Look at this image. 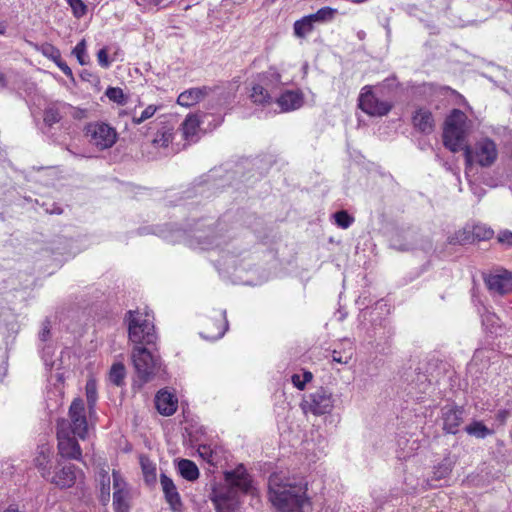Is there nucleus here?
Instances as JSON below:
<instances>
[{"label": "nucleus", "instance_id": "1", "mask_svg": "<svg viewBox=\"0 0 512 512\" xmlns=\"http://www.w3.org/2000/svg\"><path fill=\"white\" fill-rule=\"evenodd\" d=\"M308 484L283 472H274L268 478V499L278 512H304L311 508L307 494Z\"/></svg>", "mask_w": 512, "mask_h": 512}, {"label": "nucleus", "instance_id": "2", "mask_svg": "<svg viewBox=\"0 0 512 512\" xmlns=\"http://www.w3.org/2000/svg\"><path fill=\"white\" fill-rule=\"evenodd\" d=\"M399 84L387 78L377 85H365L358 96V108L371 117H383L390 113L398 94Z\"/></svg>", "mask_w": 512, "mask_h": 512}, {"label": "nucleus", "instance_id": "3", "mask_svg": "<svg viewBox=\"0 0 512 512\" xmlns=\"http://www.w3.org/2000/svg\"><path fill=\"white\" fill-rule=\"evenodd\" d=\"M154 314L148 308L128 310L124 316L128 339L136 346L155 345L158 339Z\"/></svg>", "mask_w": 512, "mask_h": 512}, {"label": "nucleus", "instance_id": "4", "mask_svg": "<svg viewBox=\"0 0 512 512\" xmlns=\"http://www.w3.org/2000/svg\"><path fill=\"white\" fill-rule=\"evenodd\" d=\"M468 131L467 115L459 109H453L444 123L443 143L445 147L452 152L463 150L467 146Z\"/></svg>", "mask_w": 512, "mask_h": 512}, {"label": "nucleus", "instance_id": "5", "mask_svg": "<svg viewBox=\"0 0 512 512\" xmlns=\"http://www.w3.org/2000/svg\"><path fill=\"white\" fill-rule=\"evenodd\" d=\"M56 429L74 433L80 440L88 437V420L84 400L74 398L68 409V417L57 420Z\"/></svg>", "mask_w": 512, "mask_h": 512}, {"label": "nucleus", "instance_id": "6", "mask_svg": "<svg viewBox=\"0 0 512 512\" xmlns=\"http://www.w3.org/2000/svg\"><path fill=\"white\" fill-rule=\"evenodd\" d=\"M83 132L89 143L100 151L111 148L118 139L116 129L102 121L87 123Z\"/></svg>", "mask_w": 512, "mask_h": 512}, {"label": "nucleus", "instance_id": "7", "mask_svg": "<svg viewBox=\"0 0 512 512\" xmlns=\"http://www.w3.org/2000/svg\"><path fill=\"white\" fill-rule=\"evenodd\" d=\"M463 151L468 163L475 162L481 167H490L495 163L498 157L495 142L487 137L478 140L473 148L467 145Z\"/></svg>", "mask_w": 512, "mask_h": 512}, {"label": "nucleus", "instance_id": "8", "mask_svg": "<svg viewBox=\"0 0 512 512\" xmlns=\"http://www.w3.org/2000/svg\"><path fill=\"white\" fill-rule=\"evenodd\" d=\"M228 329L226 312L220 309H213L201 320L199 334L202 338L215 341L220 339Z\"/></svg>", "mask_w": 512, "mask_h": 512}, {"label": "nucleus", "instance_id": "9", "mask_svg": "<svg viewBox=\"0 0 512 512\" xmlns=\"http://www.w3.org/2000/svg\"><path fill=\"white\" fill-rule=\"evenodd\" d=\"M301 407L305 413L315 416L328 414L334 407L333 395L326 388L319 387L303 399Z\"/></svg>", "mask_w": 512, "mask_h": 512}, {"label": "nucleus", "instance_id": "10", "mask_svg": "<svg viewBox=\"0 0 512 512\" xmlns=\"http://www.w3.org/2000/svg\"><path fill=\"white\" fill-rule=\"evenodd\" d=\"M131 357L138 377L144 382L149 381L156 373L157 359L144 346H135Z\"/></svg>", "mask_w": 512, "mask_h": 512}, {"label": "nucleus", "instance_id": "11", "mask_svg": "<svg viewBox=\"0 0 512 512\" xmlns=\"http://www.w3.org/2000/svg\"><path fill=\"white\" fill-rule=\"evenodd\" d=\"M57 450L61 458L82 461V449L74 433L56 429Z\"/></svg>", "mask_w": 512, "mask_h": 512}, {"label": "nucleus", "instance_id": "12", "mask_svg": "<svg viewBox=\"0 0 512 512\" xmlns=\"http://www.w3.org/2000/svg\"><path fill=\"white\" fill-rule=\"evenodd\" d=\"M76 466L74 464L58 465L52 470L46 481L60 489L72 487L76 482Z\"/></svg>", "mask_w": 512, "mask_h": 512}, {"label": "nucleus", "instance_id": "13", "mask_svg": "<svg viewBox=\"0 0 512 512\" xmlns=\"http://www.w3.org/2000/svg\"><path fill=\"white\" fill-rule=\"evenodd\" d=\"M464 409L455 404H447L441 409L443 430L448 434H456L463 421Z\"/></svg>", "mask_w": 512, "mask_h": 512}, {"label": "nucleus", "instance_id": "14", "mask_svg": "<svg viewBox=\"0 0 512 512\" xmlns=\"http://www.w3.org/2000/svg\"><path fill=\"white\" fill-rule=\"evenodd\" d=\"M225 481L233 488H237L243 493H249L252 489V477L243 464L224 473Z\"/></svg>", "mask_w": 512, "mask_h": 512}, {"label": "nucleus", "instance_id": "15", "mask_svg": "<svg viewBox=\"0 0 512 512\" xmlns=\"http://www.w3.org/2000/svg\"><path fill=\"white\" fill-rule=\"evenodd\" d=\"M484 282L491 293L505 295L512 291V273L507 270L489 274Z\"/></svg>", "mask_w": 512, "mask_h": 512}, {"label": "nucleus", "instance_id": "16", "mask_svg": "<svg viewBox=\"0 0 512 512\" xmlns=\"http://www.w3.org/2000/svg\"><path fill=\"white\" fill-rule=\"evenodd\" d=\"M53 456V449L48 444H43L37 447L33 463L41 477L45 480H47L52 472Z\"/></svg>", "mask_w": 512, "mask_h": 512}, {"label": "nucleus", "instance_id": "17", "mask_svg": "<svg viewBox=\"0 0 512 512\" xmlns=\"http://www.w3.org/2000/svg\"><path fill=\"white\" fill-rule=\"evenodd\" d=\"M160 483L165 500L169 504L170 509L174 512H179L182 508V501L173 480L166 474L162 473L160 475Z\"/></svg>", "mask_w": 512, "mask_h": 512}, {"label": "nucleus", "instance_id": "18", "mask_svg": "<svg viewBox=\"0 0 512 512\" xmlns=\"http://www.w3.org/2000/svg\"><path fill=\"white\" fill-rule=\"evenodd\" d=\"M277 104L284 112L299 109L304 103V95L300 90H286L277 98Z\"/></svg>", "mask_w": 512, "mask_h": 512}, {"label": "nucleus", "instance_id": "19", "mask_svg": "<svg viewBox=\"0 0 512 512\" xmlns=\"http://www.w3.org/2000/svg\"><path fill=\"white\" fill-rule=\"evenodd\" d=\"M157 411L163 416L173 415L178 408V400L166 390H160L155 397Z\"/></svg>", "mask_w": 512, "mask_h": 512}, {"label": "nucleus", "instance_id": "20", "mask_svg": "<svg viewBox=\"0 0 512 512\" xmlns=\"http://www.w3.org/2000/svg\"><path fill=\"white\" fill-rule=\"evenodd\" d=\"M210 90L211 89L206 86L195 87L185 90L179 94L177 98V104L182 107L194 106L197 103H199L202 99H204L208 95Z\"/></svg>", "mask_w": 512, "mask_h": 512}, {"label": "nucleus", "instance_id": "21", "mask_svg": "<svg viewBox=\"0 0 512 512\" xmlns=\"http://www.w3.org/2000/svg\"><path fill=\"white\" fill-rule=\"evenodd\" d=\"M216 512H235L237 501L230 492L214 491L211 498Z\"/></svg>", "mask_w": 512, "mask_h": 512}, {"label": "nucleus", "instance_id": "22", "mask_svg": "<svg viewBox=\"0 0 512 512\" xmlns=\"http://www.w3.org/2000/svg\"><path fill=\"white\" fill-rule=\"evenodd\" d=\"M282 76L278 69L274 66L269 67L266 71L258 73L255 80L265 86L269 91L279 88Z\"/></svg>", "mask_w": 512, "mask_h": 512}, {"label": "nucleus", "instance_id": "23", "mask_svg": "<svg viewBox=\"0 0 512 512\" xmlns=\"http://www.w3.org/2000/svg\"><path fill=\"white\" fill-rule=\"evenodd\" d=\"M201 121L196 114H188L181 124L180 130L186 141H193L200 129Z\"/></svg>", "mask_w": 512, "mask_h": 512}, {"label": "nucleus", "instance_id": "24", "mask_svg": "<svg viewBox=\"0 0 512 512\" xmlns=\"http://www.w3.org/2000/svg\"><path fill=\"white\" fill-rule=\"evenodd\" d=\"M249 97L256 105H268L272 101L270 91L256 80L253 81Z\"/></svg>", "mask_w": 512, "mask_h": 512}, {"label": "nucleus", "instance_id": "25", "mask_svg": "<svg viewBox=\"0 0 512 512\" xmlns=\"http://www.w3.org/2000/svg\"><path fill=\"white\" fill-rule=\"evenodd\" d=\"M178 471L187 481H195L199 478V469L197 465L189 459H181L178 462Z\"/></svg>", "mask_w": 512, "mask_h": 512}, {"label": "nucleus", "instance_id": "26", "mask_svg": "<svg viewBox=\"0 0 512 512\" xmlns=\"http://www.w3.org/2000/svg\"><path fill=\"white\" fill-rule=\"evenodd\" d=\"M294 35L297 38H305L314 30V22L310 15L304 16L294 22L293 25Z\"/></svg>", "mask_w": 512, "mask_h": 512}, {"label": "nucleus", "instance_id": "27", "mask_svg": "<svg viewBox=\"0 0 512 512\" xmlns=\"http://www.w3.org/2000/svg\"><path fill=\"white\" fill-rule=\"evenodd\" d=\"M465 432L477 439H485L492 435L493 430L489 429L482 421L474 420L465 427Z\"/></svg>", "mask_w": 512, "mask_h": 512}, {"label": "nucleus", "instance_id": "28", "mask_svg": "<svg viewBox=\"0 0 512 512\" xmlns=\"http://www.w3.org/2000/svg\"><path fill=\"white\" fill-rule=\"evenodd\" d=\"M452 472V462L450 459H443L433 468L432 478L429 481H441L446 480Z\"/></svg>", "mask_w": 512, "mask_h": 512}, {"label": "nucleus", "instance_id": "29", "mask_svg": "<svg viewBox=\"0 0 512 512\" xmlns=\"http://www.w3.org/2000/svg\"><path fill=\"white\" fill-rule=\"evenodd\" d=\"M173 141V128L169 126L161 127L152 140L154 147L166 148Z\"/></svg>", "mask_w": 512, "mask_h": 512}, {"label": "nucleus", "instance_id": "30", "mask_svg": "<svg viewBox=\"0 0 512 512\" xmlns=\"http://www.w3.org/2000/svg\"><path fill=\"white\" fill-rule=\"evenodd\" d=\"M435 121L432 113L427 110L418 109V131L429 134L434 130Z\"/></svg>", "mask_w": 512, "mask_h": 512}, {"label": "nucleus", "instance_id": "31", "mask_svg": "<svg viewBox=\"0 0 512 512\" xmlns=\"http://www.w3.org/2000/svg\"><path fill=\"white\" fill-rule=\"evenodd\" d=\"M113 508L114 512H130V493L113 492Z\"/></svg>", "mask_w": 512, "mask_h": 512}, {"label": "nucleus", "instance_id": "32", "mask_svg": "<svg viewBox=\"0 0 512 512\" xmlns=\"http://www.w3.org/2000/svg\"><path fill=\"white\" fill-rule=\"evenodd\" d=\"M126 376L125 366L121 362L114 363L109 371V380L116 386H121L124 383Z\"/></svg>", "mask_w": 512, "mask_h": 512}, {"label": "nucleus", "instance_id": "33", "mask_svg": "<svg viewBox=\"0 0 512 512\" xmlns=\"http://www.w3.org/2000/svg\"><path fill=\"white\" fill-rule=\"evenodd\" d=\"M141 468L144 480L147 484H153L156 481V466L147 458H141Z\"/></svg>", "mask_w": 512, "mask_h": 512}, {"label": "nucleus", "instance_id": "34", "mask_svg": "<svg viewBox=\"0 0 512 512\" xmlns=\"http://www.w3.org/2000/svg\"><path fill=\"white\" fill-rule=\"evenodd\" d=\"M337 10L331 7H322L319 10H317L315 13L310 14V17L312 18L313 22H327L331 21L334 16L336 15Z\"/></svg>", "mask_w": 512, "mask_h": 512}, {"label": "nucleus", "instance_id": "35", "mask_svg": "<svg viewBox=\"0 0 512 512\" xmlns=\"http://www.w3.org/2000/svg\"><path fill=\"white\" fill-rule=\"evenodd\" d=\"M62 119V113L58 106L52 105L45 109L44 111V122L48 126H53L57 124Z\"/></svg>", "mask_w": 512, "mask_h": 512}, {"label": "nucleus", "instance_id": "36", "mask_svg": "<svg viewBox=\"0 0 512 512\" xmlns=\"http://www.w3.org/2000/svg\"><path fill=\"white\" fill-rule=\"evenodd\" d=\"M72 54L77 58V61L80 65L84 66L89 63L85 39H82L76 44V46L72 50Z\"/></svg>", "mask_w": 512, "mask_h": 512}, {"label": "nucleus", "instance_id": "37", "mask_svg": "<svg viewBox=\"0 0 512 512\" xmlns=\"http://www.w3.org/2000/svg\"><path fill=\"white\" fill-rule=\"evenodd\" d=\"M335 224L341 229L349 228L354 222V217L346 210H340L333 214Z\"/></svg>", "mask_w": 512, "mask_h": 512}, {"label": "nucleus", "instance_id": "38", "mask_svg": "<svg viewBox=\"0 0 512 512\" xmlns=\"http://www.w3.org/2000/svg\"><path fill=\"white\" fill-rule=\"evenodd\" d=\"M69 7L71 8V12L73 16L77 19H81L88 12V6L85 4L83 0H65Z\"/></svg>", "mask_w": 512, "mask_h": 512}, {"label": "nucleus", "instance_id": "39", "mask_svg": "<svg viewBox=\"0 0 512 512\" xmlns=\"http://www.w3.org/2000/svg\"><path fill=\"white\" fill-rule=\"evenodd\" d=\"M88 407L92 410L97 401V386L95 380H88L85 386Z\"/></svg>", "mask_w": 512, "mask_h": 512}, {"label": "nucleus", "instance_id": "40", "mask_svg": "<svg viewBox=\"0 0 512 512\" xmlns=\"http://www.w3.org/2000/svg\"><path fill=\"white\" fill-rule=\"evenodd\" d=\"M105 95L109 98V100L117 104L124 105L126 103L124 92L119 87H108L106 89Z\"/></svg>", "mask_w": 512, "mask_h": 512}, {"label": "nucleus", "instance_id": "41", "mask_svg": "<svg viewBox=\"0 0 512 512\" xmlns=\"http://www.w3.org/2000/svg\"><path fill=\"white\" fill-rule=\"evenodd\" d=\"M39 50L45 57L52 60L53 62L60 60V50L51 43L42 44Z\"/></svg>", "mask_w": 512, "mask_h": 512}, {"label": "nucleus", "instance_id": "42", "mask_svg": "<svg viewBox=\"0 0 512 512\" xmlns=\"http://www.w3.org/2000/svg\"><path fill=\"white\" fill-rule=\"evenodd\" d=\"M158 110V107L155 106V105H148L141 113V115L139 117L137 116H133L132 117V123L134 125H140L141 123H143L144 121L150 119L151 117L154 116V114L157 112Z\"/></svg>", "mask_w": 512, "mask_h": 512}, {"label": "nucleus", "instance_id": "43", "mask_svg": "<svg viewBox=\"0 0 512 512\" xmlns=\"http://www.w3.org/2000/svg\"><path fill=\"white\" fill-rule=\"evenodd\" d=\"M474 236L470 235L469 232H467L466 230H460L458 232L455 233L454 236L452 237H449V243L450 244H459V245H464L466 243H469L471 238H473Z\"/></svg>", "mask_w": 512, "mask_h": 512}, {"label": "nucleus", "instance_id": "44", "mask_svg": "<svg viewBox=\"0 0 512 512\" xmlns=\"http://www.w3.org/2000/svg\"><path fill=\"white\" fill-rule=\"evenodd\" d=\"M434 390L433 384L425 374L418 373V394H427Z\"/></svg>", "mask_w": 512, "mask_h": 512}, {"label": "nucleus", "instance_id": "45", "mask_svg": "<svg viewBox=\"0 0 512 512\" xmlns=\"http://www.w3.org/2000/svg\"><path fill=\"white\" fill-rule=\"evenodd\" d=\"M112 477H113L114 492H117V491L129 492L127 489V484L124 481V479L121 477V474L119 471L113 470Z\"/></svg>", "mask_w": 512, "mask_h": 512}, {"label": "nucleus", "instance_id": "46", "mask_svg": "<svg viewBox=\"0 0 512 512\" xmlns=\"http://www.w3.org/2000/svg\"><path fill=\"white\" fill-rule=\"evenodd\" d=\"M493 235L494 232L491 228L476 226L473 230V236L478 240H488L492 238Z\"/></svg>", "mask_w": 512, "mask_h": 512}, {"label": "nucleus", "instance_id": "47", "mask_svg": "<svg viewBox=\"0 0 512 512\" xmlns=\"http://www.w3.org/2000/svg\"><path fill=\"white\" fill-rule=\"evenodd\" d=\"M41 206L44 208L45 212L49 214L59 215L63 213V209L58 204L51 200L43 201Z\"/></svg>", "mask_w": 512, "mask_h": 512}, {"label": "nucleus", "instance_id": "48", "mask_svg": "<svg viewBox=\"0 0 512 512\" xmlns=\"http://www.w3.org/2000/svg\"><path fill=\"white\" fill-rule=\"evenodd\" d=\"M97 60H98V64L102 67V68H108L111 64V61L109 60V57H108V50L106 47L100 49L97 53Z\"/></svg>", "mask_w": 512, "mask_h": 512}, {"label": "nucleus", "instance_id": "49", "mask_svg": "<svg viewBox=\"0 0 512 512\" xmlns=\"http://www.w3.org/2000/svg\"><path fill=\"white\" fill-rule=\"evenodd\" d=\"M497 239L502 244H506L508 246H512V232L509 231V230L501 231L498 234Z\"/></svg>", "mask_w": 512, "mask_h": 512}, {"label": "nucleus", "instance_id": "50", "mask_svg": "<svg viewBox=\"0 0 512 512\" xmlns=\"http://www.w3.org/2000/svg\"><path fill=\"white\" fill-rule=\"evenodd\" d=\"M57 67L67 76V77H72L73 76V73H72V70L71 68L67 65V63L65 61H63L62 57L60 56V60H56L54 62Z\"/></svg>", "mask_w": 512, "mask_h": 512}, {"label": "nucleus", "instance_id": "51", "mask_svg": "<svg viewBox=\"0 0 512 512\" xmlns=\"http://www.w3.org/2000/svg\"><path fill=\"white\" fill-rule=\"evenodd\" d=\"M109 483H110V479H109L107 473H105L103 475V480H102V495L104 496V499L106 501L109 500V494H110V492H109Z\"/></svg>", "mask_w": 512, "mask_h": 512}, {"label": "nucleus", "instance_id": "52", "mask_svg": "<svg viewBox=\"0 0 512 512\" xmlns=\"http://www.w3.org/2000/svg\"><path fill=\"white\" fill-rule=\"evenodd\" d=\"M350 359V356L345 355L343 356L340 352L334 350L332 352V360L333 362L340 363V364H347Z\"/></svg>", "mask_w": 512, "mask_h": 512}, {"label": "nucleus", "instance_id": "53", "mask_svg": "<svg viewBox=\"0 0 512 512\" xmlns=\"http://www.w3.org/2000/svg\"><path fill=\"white\" fill-rule=\"evenodd\" d=\"M291 381L293 385L299 390H304L306 387L299 374H293L291 377Z\"/></svg>", "mask_w": 512, "mask_h": 512}, {"label": "nucleus", "instance_id": "54", "mask_svg": "<svg viewBox=\"0 0 512 512\" xmlns=\"http://www.w3.org/2000/svg\"><path fill=\"white\" fill-rule=\"evenodd\" d=\"M510 413L508 410L506 409H501L497 412L496 414V419L500 422V423H504L507 418L509 417Z\"/></svg>", "mask_w": 512, "mask_h": 512}, {"label": "nucleus", "instance_id": "55", "mask_svg": "<svg viewBox=\"0 0 512 512\" xmlns=\"http://www.w3.org/2000/svg\"><path fill=\"white\" fill-rule=\"evenodd\" d=\"M199 452H200L201 456H203V457H211V454H212V451L207 446H201L199 448Z\"/></svg>", "mask_w": 512, "mask_h": 512}, {"label": "nucleus", "instance_id": "56", "mask_svg": "<svg viewBox=\"0 0 512 512\" xmlns=\"http://www.w3.org/2000/svg\"><path fill=\"white\" fill-rule=\"evenodd\" d=\"M312 379H313L312 372L304 371L303 376H302V380H303L304 384L306 385L307 383L311 382Z\"/></svg>", "mask_w": 512, "mask_h": 512}, {"label": "nucleus", "instance_id": "57", "mask_svg": "<svg viewBox=\"0 0 512 512\" xmlns=\"http://www.w3.org/2000/svg\"><path fill=\"white\" fill-rule=\"evenodd\" d=\"M86 116V110L84 109H76V112L74 114V118L81 119Z\"/></svg>", "mask_w": 512, "mask_h": 512}, {"label": "nucleus", "instance_id": "58", "mask_svg": "<svg viewBox=\"0 0 512 512\" xmlns=\"http://www.w3.org/2000/svg\"><path fill=\"white\" fill-rule=\"evenodd\" d=\"M484 353L485 351L484 350H477L475 353H474V356H473V362H476L478 359L484 357Z\"/></svg>", "mask_w": 512, "mask_h": 512}, {"label": "nucleus", "instance_id": "59", "mask_svg": "<svg viewBox=\"0 0 512 512\" xmlns=\"http://www.w3.org/2000/svg\"><path fill=\"white\" fill-rule=\"evenodd\" d=\"M7 86L6 76L0 72V88H4Z\"/></svg>", "mask_w": 512, "mask_h": 512}, {"label": "nucleus", "instance_id": "60", "mask_svg": "<svg viewBox=\"0 0 512 512\" xmlns=\"http://www.w3.org/2000/svg\"><path fill=\"white\" fill-rule=\"evenodd\" d=\"M7 26L5 22H0V35H4L6 33Z\"/></svg>", "mask_w": 512, "mask_h": 512}, {"label": "nucleus", "instance_id": "61", "mask_svg": "<svg viewBox=\"0 0 512 512\" xmlns=\"http://www.w3.org/2000/svg\"><path fill=\"white\" fill-rule=\"evenodd\" d=\"M4 512H20V511L18 509H16V508L9 507Z\"/></svg>", "mask_w": 512, "mask_h": 512}, {"label": "nucleus", "instance_id": "62", "mask_svg": "<svg viewBox=\"0 0 512 512\" xmlns=\"http://www.w3.org/2000/svg\"><path fill=\"white\" fill-rule=\"evenodd\" d=\"M161 2L162 0H150V3H152L155 6L159 5Z\"/></svg>", "mask_w": 512, "mask_h": 512}, {"label": "nucleus", "instance_id": "63", "mask_svg": "<svg viewBox=\"0 0 512 512\" xmlns=\"http://www.w3.org/2000/svg\"><path fill=\"white\" fill-rule=\"evenodd\" d=\"M411 121H412L413 124L416 125V112L414 114H412Z\"/></svg>", "mask_w": 512, "mask_h": 512}, {"label": "nucleus", "instance_id": "64", "mask_svg": "<svg viewBox=\"0 0 512 512\" xmlns=\"http://www.w3.org/2000/svg\"><path fill=\"white\" fill-rule=\"evenodd\" d=\"M353 3H357V4H360V3H364L366 2L367 0H351Z\"/></svg>", "mask_w": 512, "mask_h": 512}]
</instances>
